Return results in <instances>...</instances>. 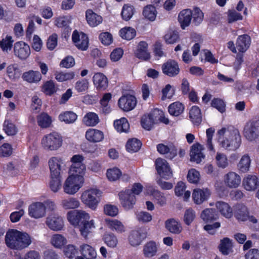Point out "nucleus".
I'll list each match as a JSON object with an SVG mask.
<instances>
[{
    "instance_id": "58836bf2",
    "label": "nucleus",
    "mask_w": 259,
    "mask_h": 259,
    "mask_svg": "<svg viewBox=\"0 0 259 259\" xmlns=\"http://www.w3.org/2000/svg\"><path fill=\"white\" fill-rule=\"evenodd\" d=\"M157 251V245L154 241H149L143 247V253L147 257H151L154 256Z\"/></svg>"
},
{
    "instance_id": "6e6d98bb",
    "label": "nucleus",
    "mask_w": 259,
    "mask_h": 259,
    "mask_svg": "<svg viewBox=\"0 0 259 259\" xmlns=\"http://www.w3.org/2000/svg\"><path fill=\"white\" fill-rule=\"evenodd\" d=\"M203 13L202 11L197 7H196L192 10V18H193V23L195 25L200 24L203 19Z\"/></svg>"
},
{
    "instance_id": "412c9836",
    "label": "nucleus",
    "mask_w": 259,
    "mask_h": 259,
    "mask_svg": "<svg viewBox=\"0 0 259 259\" xmlns=\"http://www.w3.org/2000/svg\"><path fill=\"white\" fill-rule=\"evenodd\" d=\"M46 224L51 230L57 231L63 228V220L57 215H50L46 218Z\"/></svg>"
},
{
    "instance_id": "49530a36",
    "label": "nucleus",
    "mask_w": 259,
    "mask_h": 259,
    "mask_svg": "<svg viewBox=\"0 0 259 259\" xmlns=\"http://www.w3.org/2000/svg\"><path fill=\"white\" fill-rule=\"evenodd\" d=\"M23 78L30 83L37 82L40 80L41 75L38 71L31 70L23 73Z\"/></svg>"
},
{
    "instance_id": "bb28decb",
    "label": "nucleus",
    "mask_w": 259,
    "mask_h": 259,
    "mask_svg": "<svg viewBox=\"0 0 259 259\" xmlns=\"http://www.w3.org/2000/svg\"><path fill=\"white\" fill-rule=\"evenodd\" d=\"M86 171L85 164L72 165L70 167L68 174L69 176L75 178H81V181L84 182V175Z\"/></svg>"
},
{
    "instance_id": "7c9ffc66",
    "label": "nucleus",
    "mask_w": 259,
    "mask_h": 259,
    "mask_svg": "<svg viewBox=\"0 0 259 259\" xmlns=\"http://www.w3.org/2000/svg\"><path fill=\"white\" fill-rule=\"evenodd\" d=\"M93 82L98 90H104L108 86V79L101 73H96L93 77Z\"/></svg>"
},
{
    "instance_id": "6e6552de",
    "label": "nucleus",
    "mask_w": 259,
    "mask_h": 259,
    "mask_svg": "<svg viewBox=\"0 0 259 259\" xmlns=\"http://www.w3.org/2000/svg\"><path fill=\"white\" fill-rule=\"evenodd\" d=\"M155 168L158 174L165 179H169L172 176V172L167 161L158 158L155 161Z\"/></svg>"
},
{
    "instance_id": "ea45409f",
    "label": "nucleus",
    "mask_w": 259,
    "mask_h": 259,
    "mask_svg": "<svg viewBox=\"0 0 259 259\" xmlns=\"http://www.w3.org/2000/svg\"><path fill=\"white\" fill-rule=\"evenodd\" d=\"M251 160L248 154L243 155L237 164V168L242 172H246L249 170Z\"/></svg>"
},
{
    "instance_id": "e2e57ef3",
    "label": "nucleus",
    "mask_w": 259,
    "mask_h": 259,
    "mask_svg": "<svg viewBox=\"0 0 259 259\" xmlns=\"http://www.w3.org/2000/svg\"><path fill=\"white\" fill-rule=\"evenodd\" d=\"M134 8L133 6L128 5H124L121 12V16L123 20H129L134 14Z\"/></svg>"
},
{
    "instance_id": "dca6fc26",
    "label": "nucleus",
    "mask_w": 259,
    "mask_h": 259,
    "mask_svg": "<svg viewBox=\"0 0 259 259\" xmlns=\"http://www.w3.org/2000/svg\"><path fill=\"white\" fill-rule=\"evenodd\" d=\"M15 55L20 59H26L30 54V49L27 44L22 41L17 42L14 46Z\"/></svg>"
},
{
    "instance_id": "3c124183",
    "label": "nucleus",
    "mask_w": 259,
    "mask_h": 259,
    "mask_svg": "<svg viewBox=\"0 0 259 259\" xmlns=\"http://www.w3.org/2000/svg\"><path fill=\"white\" fill-rule=\"evenodd\" d=\"M3 130L8 136H14L18 132L16 125L9 119H6L3 125Z\"/></svg>"
},
{
    "instance_id": "13d9d810",
    "label": "nucleus",
    "mask_w": 259,
    "mask_h": 259,
    "mask_svg": "<svg viewBox=\"0 0 259 259\" xmlns=\"http://www.w3.org/2000/svg\"><path fill=\"white\" fill-rule=\"evenodd\" d=\"M57 88L52 80L46 81L42 87V91L46 95L51 96L56 92Z\"/></svg>"
},
{
    "instance_id": "4c0bfd02",
    "label": "nucleus",
    "mask_w": 259,
    "mask_h": 259,
    "mask_svg": "<svg viewBox=\"0 0 259 259\" xmlns=\"http://www.w3.org/2000/svg\"><path fill=\"white\" fill-rule=\"evenodd\" d=\"M233 244L232 240L229 238H224L221 240L219 248L224 255H228L232 252Z\"/></svg>"
},
{
    "instance_id": "6ab92c4d",
    "label": "nucleus",
    "mask_w": 259,
    "mask_h": 259,
    "mask_svg": "<svg viewBox=\"0 0 259 259\" xmlns=\"http://www.w3.org/2000/svg\"><path fill=\"white\" fill-rule=\"evenodd\" d=\"M78 227L81 236L87 239L96 228L95 222L93 219L87 220V221L82 222Z\"/></svg>"
},
{
    "instance_id": "c756f323",
    "label": "nucleus",
    "mask_w": 259,
    "mask_h": 259,
    "mask_svg": "<svg viewBox=\"0 0 259 259\" xmlns=\"http://www.w3.org/2000/svg\"><path fill=\"white\" fill-rule=\"evenodd\" d=\"M164 225L166 230L172 234H179L182 231L181 224L173 218L165 221Z\"/></svg>"
},
{
    "instance_id": "2eb2a0df",
    "label": "nucleus",
    "mask_w": 259,
    "mask_h": 259,
    "mask_svg": "<svg viewBox=\"0 0 259 259\" xmlns=\"http://www.w3.org/2000/svg\"><path fill=\"white\" fill-rule=\"evenodd\" d=\"M210 194L207 188H196L193 191L192 199L195 203L201 204L208 199Z\"/></svg>"
},
{
    "instance_id": "8fccbe9b",
    "label": "nucleus",
    "mask_w": 259,
    "mask_h": 259,
    "mask_svg": "<svg viewBox=\"0 0 259 259\" xmlns=\"http://www.w3.org/2000/svg\"><path fill=\"white\" fill-rule=\"evenodd\" d=\"M100 121L97 114H85L82 119V122L87 126H95Z\"/></svg>"
},
{
    "instance_id": "b1692460",
    "label": "nucleus",
    "mask_w": 259,
    "mask_h": 259,
    "mask_svg": "<svg viewBox=\"0 0 259 259\" xmlns=\"http://www.w3.org/2000/svg\"><path fill=\"white\" fill-rule=\"evenodd\" d=\"M85 137L87 141L91 143H99L103 141L104 135L102 131L95 129H88L85 134Z\"/></svg>"
},
{
    "instance_id": "c9c22d12",
    "label": "nucleus",
    "mask_w": 259,
    "mask_h": 259,
    "mask_svg": "<svg viewBox=\"0 0 259 259\" xmlns=\"http://www.w3.org/2000/svg\"><path fill=\"white\" fill-rule=\"evenodd\" d=\"M86 19L88 24L92 27H95L102 22V17L96 14L91 10L87 11Z\"/></svg>"
},
{
    "instance_id": "a211bd4d",
    "label": "nucleus",
    "mask_w": 259,
    "mask_h": 259,
    "mask_svg": "<svg viewBox=\"0 0 259 259\" xmlns=\"http://www.w3.org/2000/svg\"><path fill=\"white\" fill-rule=\"evenodd\" d=\"M240 176L234 171H229L224 176L225 184L230 188H236L241 184Z\"/></svg>"
},
{
    "instance_id": "c85d7f7f",
    "label": "nucleus",
    "mask_w": 259,
    "mask_h": 259,
    "mask_svg": "<svg viewBox=\"0 0 259 259\" xmlns=\"http://www.w3.org/2000/svg\"><path fill=\"white\" fill-rule=\"evenodd\" d=\"M80 254L86 259H96L97 253L95 249L87 243H82L79 247Z\"/></svg>"
},
{
    "instance_id": "774afa93",
    "label": "nucleus",
    "mask_w": 259,
    "mask_h": 259,
    "mask_svg": "<svg viewBox=\"0 0 259 259\" xmlns=\"http://www.w3.org/2000/svg\"><path fill=\"white\" fill-rule=\"evenodd\" d=\"M107 177L110 181H115L119 179L121 176V172L117 168L108 169L106 172Z\"/></svg>"
},
{
    "instance_id": "4be33fe9",
    "label": "nucleus",
    "mask_w": 259,
    "mask_h": 259,
    "mask_svg": "<svg viewBox=\"0 0 259 259\" xmlns=\"http://www.w3.org/2000/svg\"><path fill=\"white\" fill-rule=\"evenodd\" d=\"M162 70L165 75L172 77L179 74L180 68L175 61L169 60L162 65Z\"/></svg>"
},
{
    "instance_id": "f257e3e1",
    "label": "nucleus",
    "mask_w": 259,
    "mask_h": 259,
    "mask_svg": "<svg viewBox=\"0 0 259 259\" xmlns=\"http://www.w3.org/2000/svg\"><path fill=\"white\" fill-rule=\"evenodd\" d=\"M218 142L221 148L229 152L236 151L242 140L239 130L234 127H223L217 132Z\"/></svg>"
},
{
    "instance_id": "052dcab7",
    "label": "nucleus",
    "mask_w": 259,
    "mask_h": 259,
    "mask_svg": "<svg viewBox=\"0 0 259 259\" xmlns=\"http://www.w3.org/2000/svg\"><path fill=\"white\" fill-rule=\"evenodd\" d=\"M214 131L215 130L214 128L210 127L208 128L206 132L207 136V141L206 144V147L209 151H211L213 153L215 152L214 147L212 141Z\"/></svg>"
},
{
    "instance_id": "09e8293b",
    "label": "nucleus",
    "mask_w": 259,
    "mask_h": 259,
    "mask_svg": "<svg viewBox=\"0 0 259 259\" xmlns=\"http://www.w3.org/2000/svg\"><path fill=\"white\" fill-rule=\"evenodd\" d=\"M142 143L136 138L129 139L126 145L127 150L130 152H137L141 148Z\"/></svg>"
},
{
    "instance_id": "ddd939ff",
    "label": "nucleus",
    "mask_w": 259,
    "mask_h": 259,
    "mask_svg": "<svg viewBox=\"0 0 259 259\" xmlns=\"http://www.w3.org/2000/svg\"><path fill=\"white\" fill-rule=\"evenodd\" d=\"M244 135L250 141L257 138L259 136V121L248 122L244 129Z\"/></svg>"
},
{
    "instance_id": "bf43d9fd",
    "label": "nucleus",
    "mask_w": 259,
    "mask_h": 259,
    "mask_svg": "<svg viewBox=\"0 0 259 259\" xmlns=\"http://www.w3.org/2000/svg\"><path fill=\"white\" fill-rule=\"evenodd\" d=\"M136 219L140 223L147 224L152 221L153 217L147 211H141L136 213Z\"/></svg>"
},
{
    "instance_id": "9b49d317",
    "label": "nucleus",
    "mask_w": 259,
    "mask_h": 259,
    "mask_svg": "<svg viewBox=\"0 0 259 259\" xmlns=\"http://www.w3.org/2000/svg\"><path fill=\"white\" fill-rule=\"evenodd\" d=\"M48 165L50 170V176H59L63 166H65V163L62 158L53 156L49 159Z\"/></svg>"
},
{
    "instance_id": "69168bd1",
    "label": "nucleus",
    "mask_w": 259,
    "mask_h": 259,
    "mask_svg": "<svg viewBox=\"0 0 259 259\" xmlns=\"http://www.w3.org/2000/svg\"><path fill=\"white\" fill-rule=\"evenodd\" d=\"M63 253L66 257L72 259L76 255L77 249L75 246L68 244L64 247Z\"/></svg>"
},
{
    "instance_id": "39448f33",
    "label": "nucleus",
    "mask_w": 259,
    "mask_h": 259,
    "mask_svg": "<svg viewBox=\"0 0 259 259\" xmlns=\"http://www.w3.org/2000/svg\"><path fill=\"white\" fill-rule=\"evenodd\" d=\"M169 120L165 114H144L141 119L142 127L147 131H150L154 124L163 123L167 124Z\"/></svg>"
},
{
    "instance_id": "423d86ee",
    "label": "nucleus",
    "mask_w": 259,
    "mask_h": 259,
    "mask_svg": "<svg viewBox=\"0 0 259 259\" xmlns=\"http://www.w3.org/2000/svg\"><path fill=\"white\" fill-rule=\"evenodd\" d=\"M84 182L81 181V178L68 175L62 185L63 192L66 194L73 195L78 192Z\"/></svg>"
},
{
    "instance_id": "473e14b6",
    "label": "nucleus",
    "mask_w": 259,
    "mask_h": 259,
    "mask_svg": "<svg viewBox=\"0 0 259 259\" xmlns=\"http://www.w3.org/2000/svg\"><path fill=\"white\" fill-rule=\"evenodd\" d=\"M148 44L145 41H141L137 46L135 53L136 56L141 59L147 60L150 59V55L148 52Z\"/></svg>"
},
{
    "instance_id": "4d7b16f0",
    "label": "nucleus",
    "mask_w": 259,
    "mask_h": 259,
    "mask_svg": "<svg viewBox=\"0 0 259 259\" xmlns=\"http://www.w3.org/2000/svg\"><path fill=\"white\" fill-rule=\"evenodd\" d=\"M52 118L48 114H39L37 116V122L42 128H47L51 124Z\"/></svg>"
},
{
    "instance_id": "c03bdc74",
    "label": "nucleus",
    "mask_w": 259,
    "mask_h": 259,
    "mask_svg": "<svg viewBox=\"0 0 259 259\" xmlns=\"http://www.w3.org/2000/svg\"><path fill=\"white\" fill-rule=\"evenodd\" d=\"M214 159L217 166L219 168L224 169L229 165L228 157L224 153L217 152Z\"/></svg>"
},
{
    "instance_id": "1a4fd4ad",
    "label": "nucleus",
    "mask_w": 259,
    "mask_h": 259,
    "mask_svg": "<svg viewBox=\"0 0 259 259\" xmlns=\"http://www.w3.org/2000/svg\"><path fill=\"white\" fill-rule=\"evenodd\" d=\"M118 195L121 205L125 210H128L134 207L136 202V198L135 196L131 194L130 189L120 192Z\"/></svg>"
},
{
    "instance_id": "603ef678",
    "label": "nucleus",
    "mask_w": 259,
    "mask_h": 259,
    "mask_svg": "<svg viewBox=\"0 0 259 259\" xmlns=\"http://www.w3.org/2000/svg\"><path fill=\"white\" fill-rule=\"evenodd\" d=\"M51 176V180L50 182V188L51 190L54 193L58 192L61 188L62 185L61 183V179L59 176Z\"/></svg>"
},
{
    "instance_id": "7ed1b4c3",
    "label": "nucleus",
    "mask_w": 259,
    "mask_h": 259,
    "mask_svg": "<svg viewBox=\"0 0 259 259\" xmlns=\"http://www.w3.org/2000/svg\"><path fill=\"white\" fill-rule=\"evenodd\" d=\"M102 192L96 187L88 188L82 191L80 196L81 202L92 210H96L100 201Z\"/></svg>"
},
{
    "instance_id": "4468645a",
    "label": "nucleus",
    "mask_w": 259,
    "mask_h": 259,
    "mask_svg": "<svg viewBox=\"0 0 259 259\" xmlns=\"http://www.w3.org/2000/svg\"><path fill=\"white\" fill-rule=\"evenodd\" d=\"M147 232L145 228H140L133 230L128 236L130 244L133 246H137L141 244L142 240L146 238Z\"/></svg>"
},
{
    "instance_id": "f3484780",
    "label": "nucleus",
    "mask_w": 259,
    "mask_h": 259,
    "mask_svg": "<svg viewBox=\"0 0 259 259\" xmlns=\"http://www.w3.org/2000/svg\"><path fill=\"white\" fill-rule=\"evenodd\" d=\"M157 150L161 154L165 155L166 158L171 159L177 155V149L172 143L167 145L159 144L157 145Z\"/></svg>"
},
{
    "instance_id": "338daca9",
    "label": "nucleus",
    "mask_w": 259,
    "mask_h": 259,
    "mask_svg": "<svg viewBox=\"0 0 259 259\" xmlns=\"http://www.w3.org/2000/svg\"><path fill=\"white\" fill-rule=\"evenodd\" d=\"M200 178L199 172L194 168L190 169L188 172V181L193 184H197L199 182Z\"/></svg>"
},
{
    "instance_id": "cd10ccee",
    "label": "nucleus",
    "mask_w": 259,
    "mask_h": 259,
    "mask_svg": "<svg viewBox=\"0 0 259 259\" xmlns=\"http://www.w3.org/2000/svg\"><path fill=\"white\" fill-rule=\"evenodd\" d=\"M192 20V10L189 9L181 11L178 16V21L183 29L189 26Z\"/></svg>"
},
{
    "instance_id": "a18cd8bd",
    "label": "nucleus",
    "mask_w": 259,
    "mask_h": 259,
    "mask_svg": "<svg viewBox=\"0 0 259 259\" xmlns=\"http://www.w3.org/2000/svg\"><path fill=\"white\" fill-rule=\"evenodd\" d=\"M50 242L54 247L60 249L67 243V240L62 235L56 234L51 237Z\"/></svg>"
},
{
    "instance_id": "393cba45",
    "label": "nucleus",
    "mask_w": 259,
    "mask_h": 259,
    "mask_svg": "<svg viewBox=\"0 0 259 259\" xmlns=\"http://www.w3.org/2000/svg\"><path fill=\"white\" fill-rule=\"evenodd\" d=\"M202 146L199 143L193 144L191 146L190 156L191 160L199 163L204 158V155L202 152Z\"/></svg>"
},
{
    "instance_id": "f704fd0d",
    "label": "nucleus",
    "mask_w": 259,
    "mask_h": 259,
    "mask_svg": "<svg viewBox=\"0 0 259 259\" xmlns=\"http://www.w3.org/2000/svg\"><path fill=\"white\" fill-rule=\"evenodd\" d=\"M250 44V37L247 34L239 36L236 41V46L239 52H244Z\"/></svg>"
},
{
    "instance_id": "79ce46f5",
    "label": "nucleus",
    "mask_w": 259,
    "mask_h": 259,
    "mask_svg": "<svg viewBox=\"0 0 259 259\" xmlns=\"http://www.w3.org/2000/svg\"><path fill=\"white\" fill-rule=\"evenodd\" d=\"M219 215L213 209L207 208L201 214V219L206 222H211L219 218Z\"/></svg>"
},
{
    "instance_id": "f03ea898",
    "label": "nucleus",
    "mask_w": 259,
    "mask_h": 259,
    "mask_svg": "<svg viewBox=\"0 0 259 259\" xmlns=\"http://www.w3.org/2000/svg\"><path fill=\"white\" fill-rule=\"evenodd\" d=\"M5 240L8 247L17 250L28 247L32 243L31 237L27 233L14 229L8 230Z\"/></svg>"
},
{
    "instance_id": "37998d69",
    "label": "nucleus",
    "mask_w": 259,
    "mask_h": 259,
    "mask_svg": "<svg viewBox=\"0 0 259 259\" xmlns=\"http://www.w3.org/2000/svg\"><path fill=\"white\" fill-rule=\"evenodd\" d=\"M103 240L105 243L111 248L116 247L118 244V238L113 233H105L103 236Z\"/></svg>"
},
{
    "instance_id": "0eeeda50",
    "label": "nucleus",
    "mask_w": 259,
    "mask_h": 259,
    "mask_svg": "<svg viewBox=\"0 0 259 259\" xmlns=\"http://www.w3.org/2000/svg\"><path fill=\"white\" fill-rule=\"evenodd\" d=\"M68 222L74 227L80 225L82 222L90 219V215L83 210H74L69 211L67 213Z\"/></svg>"
},
{
    "instance_id": "5fc2aeb1",
    "label": "nucleus",
    "mask_w": 259,
    "mask_h": 259,
    "mask_svg": "<svg viewBox=\"0 0 259 259\" xmlns=\"http://www.w3.org/2000/svg\"><path fill=\"white\" fill-rule=\"evenodd\" d=\"M151 194L157 201V203L160 206H164L166 203V199L164 194L158 190H154L152 187H150Z\"/></svg>"
},
{
    "instance_id": "864d4df0",
    "label": "nucleus",
    "mask_w": 259,
    "mask_h": 259,
    "mask_svg": "<svg viewBox=\"0 0 259 259\" xmlns=\"http://www.w3.org/2000/svg\"><path fill=\"white\" fill-rule=\"evenodd\" d=\"M156 13L155 8L152 5L146 6L143 11V15L145 18L152 21L155 19Z\"/></svg>"
},
{
    "instance_id": "0e129e2a",
    "label": "nucleus",
    "mask_w": 259,
    "mask_h": 259,
    "mask_svg": "<svg viewBox=\"0 0 259 259\" xmlns=\"http://www.w3.org/2000/svg\"><path fill=\"white\" fill-rule=\"evenodd\" d=\"M13 41L11 36H7L0 41V47L4 52L8 53L11 50Z\"/></svg>"
},
{
    "instance_id": "9d476101",
    "label": "nucleus",
    "mask_w": 259,
    "mask_h": 259,
    "mask_svg": "<svg viewBox=\"0 0 259 259\" xmlns=\"http://www.w3.org/2000/svg\"><path fill=\"white\" fill-rule=\"evenodd\" d=\"M137 99L133 95L127 94L122 96L118 101V106L124 112L133 110L137 104Z\"/></svg>"
},
{
    "instance_id": "a19ab883",
    "label": "nucleus",
    "mask_w": 259,
    "mask_h": 259,
    "mask_svg": "<svg viewBox=\"0 0 259 259\" xmlns=\"http://www.w3.org/2000/svg\"><path fill=\"white\" fill-rule=\"evenodd\" d=\"M175 194L178 196H183L184 200L187 201L191 196L189 191H186L185 184L182 182L178 183L175 187Z\"/></svg>"
},
{
    "instance_id": "20e7f679",
    "label": "nucleus",
    "mask_w": 259,
    "mask_h": 259,
    "mask_svg": "<svg viewBox=\"0 0 259 259\" xmlns=\"http://www.w3.org/2000/svg\"><path fill=\"white\" fill-rule=\"evenodd\" d=\"M63 144L62 136L57 132H52L43 137L41 141L42 148L47 151H55L60 149Z\"/></svg>"
},
{
    "instance_id": "a878e982",
    "label": "nucleus",
    "mask_w": 259,
    "mask_h": 259,
    "mask_svg": "<svg viewBox=\"0 0 259 259\" xmlns=\"http://www.w3.org/2000/svg\"><path fill=\"white\" fill-rule=\"evenodd\" d=\"M106 226L112 231L118 233L125 232L126 228L123 223L116 219H106L105 220Z\"/></svg>"
},
{
    "instance_id": "5701e85b",
    "label": "nucleus",
    "mask_w": 259,
    "mask_h": 259,
    "mask_svg": "<svg viewBox=\"0 0 259 259\" xmlns=\"http://www.w3.org/2000/svg\"><path fill=\"white\" fill-rule=\"evenodd\" d=\"M72 39L79 49L85 50L87 49L89 41L85 34L82 32L79 34L76 30H75L72 34Z\"/></svg>"
},
{
    "instance_id": "2f4dec72",
    "label": "nucleus",
    "mask_w": 259,
    "mask_h": 259,
    "mask_svg": "<svg viewBox=\"0 0 259 259\" xmlns=\"http://www.w3.org/2000/svg\"><path fill=\"white\" fill-rule=\"evenodd\" d=\"M60 205L65 210L74 209L78 208L80 203L77 198L71 197L63 199Z\"/></svg>"
},
{
    "instance_id": "de8ad7c7",
    "label": "nucleus",
    "mask_w": 259,
    "mask_h": 259,
    "mask_svg": "<svg viewBox=\"0 0 259 259\" xmlns=\"http://www.w3.org/2000/svg\"><path fill=\"white\" fill-rule=\"evenodd\" d=\"M114 125L116 130L120 133L127 132L130 128L129 123L125 118L115 120Z\"/></svg>"
},
{
    "instance_id": "72a5a7b5",
    "label": "nucleus",
    "mask_w": 259,
    "mask_h": 259,
    "mask_svg": "<svg viewBox=\"0 0 259 259\" xmlns=\"http://www.w3.org/2000/svg\"><path fill=\"white\" fill-rule=\"evenodd\" d=\"M215 207L221 214L226 218H230L233 215L232 207L227 203L224 201H218Z\"/></svg>"
},
{
    "instance_id": "f8f14e48",
    "label": "nucleus",
    "mask_w": 259,
    "mask_h": 259,
    "mask_svg": "<svg viewBox=\"0 0 259 259\" xmlns=\"http://www.w3.org/2000/svg\"><path fill=\"white\" fill-rule=\"evenodd\" d=\"M28 214L30 217L36 219L44 218L46 214L45 204L41 202L32 203L29 206Z\"/></svg>"
},
{
    "instance_id": "aec40b11",
    "label": "nucleus",
    "mask_w": 259,
    "mask_h": 259,
    "mask_svg": "<svg viewBox=\"0 0 259 259\" xmlns=\"http://www.w3.org/2000/svg\"><path fill=\"white\" fill-rule=\"evenodd\" d=\"M242 186L247 191H254L259 187V179L256 175H247L243 179Z\"/></svg>"
},
{
    "instance_id": "e433bc0d",
    "label": "nucleus",
    "mask_w": 259,
    "mask_h": 259,
    "mask_svg": "<svg viewBox=\"0 0 259 259\" xmlns=\"http://www.w3.org/2000/svg\"><path fill=\"white\" fill-rule=\"evenodd\" d=\"M235 215L237 219L239 221H246L249 218V214L247 207L243 204H237L235 207Z\"/></svg>"
},
{
    "instance_id": "680f3d73",
    "label": "nucleus",
    "mask_w": 259,
    "mask_h": 259,
    "mask_svg": "<svg viewBox=\"0 0 259 259\" xmlns=\"http://www.w3.org/2000/svg\"><path fill=\"white\" fill-rule=\"evenodd\" d=\"M136 30L131 27H125L120 31V35L122 38L131 40L136 36Z\"/></svg>"
}]
</instances>
